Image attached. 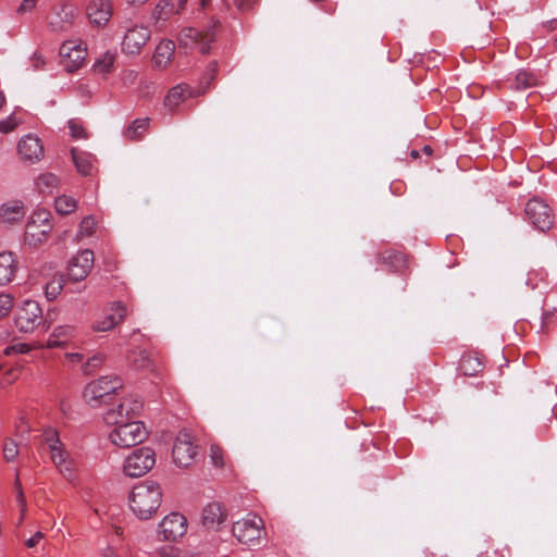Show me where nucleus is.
I'll return each instance as SVG.
<instances>
[{
	"instance_id": "nucleus-1",
	"label": "nucleus",
	"mask_w": 557,
	"mask_h": 557,
	"mask_svg": "<svg viewBox=\"0 0 557 557\" xmlns=\"http://www.w3.org/2000/svg\"><path fill=\"white\" fill-rule=\"evenodd\" d=\"M129 508L139 519H150L158 510L162 502L160 485L146 481L135 485L129 494Z\"/></svg>"
},
{
	"instance_id": "nucleus-2",
	"label": "nucleus",
	"mask_w": 557,
	"mask_h": 557,
	"mask_svg": "<svg viewBox=\"0 0 557 557\" xmlns=\"http://www.w3.org/2000/svg\"><path fill=\"white\" fill-rule=\"evenodd\" d=\"M232 533L240 544L256 547L267 537L265 523L260 516L249 512L233 523Z\"/></svg>"
},
{
	"instance_id": "nucleus-3",
	"label": "nucleus",
	"mask_w": 557,
	"mask_h": 557,
	"mask_svg": "<svg viewBox=\"0 0 557 557\" xmlns=\"http://www.w3.org/2000/svg\"><path fill=\"white\" fill-rule=\"evenodd\" d=\"M45 443L50 451V459L58 468L65 480L71 483L76 482V469L70 453L61 443L58 432L54 429H48L44 433Z\"/></svg>"
},
{
	"instance_id": "nucleus-4",
	"label": "nucleus",
	"mask_w": 557,
	"mask_h": 557,
	"mask_svg": "<svg viewBox=\"0 0 557 557\" xmlns=\"http://www.w3.org/2000/svg\"><path fill=\"white\" fill-rule=\"evenodd\" d=\"M147 437L148 431L145 424L138 420L114 426L109 434L111 443L120 448L136 446Z\"/></svg>"
},
{
	"instance_id": "nucleus-5",
	"label": "nucleus",
	"mask_w": 557,
	"mask_h": 557,
	"mask_svg": "<svg viewBox=\"0 0 557 557\" xmlns=\"http://www.w3.org/2000/svg\"><path fill=\"white\" fill-rule=\"evenodd\" d=\"M143 400L134 395L126 396L115 408L109 409L103 420L108 425L117 426L137 420L143 410Z\"/></svg>"
},
{
	"instance_id": "nucleus-6",
	"label": "nucleus",
	"mask_w": 557,
	"mask_h": 557,
	"mask_svg": "<svg viewBox=\"0 0 557 557\" xmlns=\"http://www.w3.org/2000/svg\"><path fill=\"white\" fill-rule=\"evenodd\" d=\"M53 226L49 220V212H35L28 220L24 234V243L37 248L48 240Z\"/></svg>"
},
{
	"instance_id": "nucleus-7",
	"label": "nucleus",
	"mask_w": 557,
	"mask_h": 557,
	"mask_svg": "<svg viewBox=\"0 0 557 557\" xmlns=\"http://www.w3.org/2000/svg\"><path fill=\"white\" fill-rule=\"evenodd\" d=\"M154 463V450L150 447H140L125 459L123 471L129 478H139L149 472Z\"/></svg>"
},
{
	"instance_id": "nucleus-8",
	"label": "nucleus",
	"mask_w": 557,
	"mask_h": 557,
	"mask_svg": "<svg viewBox=\"0 0 557 557\" xmlns=\"http://www.w3.org/2000/svg\"><path fill=\"white\" fill-rule=\"evenodd\" d=\"M214 40V33L209 29L207 32L199 30L194 27H185L178 35V47L187 51H199L208 53L210 45Z\"/></svg>"
},
{
	"instance_id": "nucleus-9",
	"label": "nucleus",
	"mask_w": 557,
	"mask_h": 557,
	"mask_svg": "<svg viewBox=\"0 0 557 557\" xmlns=\"http://www.w3.org/2000/svg\"><path fill=\"white\" fill-rule=\"evenodd\" d=\"M123 385L121 377L116 375H103L91 381L84 389L85 399L95 406L103 397L115 393Z\"/></svg>"
},
{
	"instance_id": "nucleus-10",
	"label": "nucleus",
	"mask_w": 557,
	"mask_h": 557,
	"mask_svg": "<svg viewBox=\"0 0 557 557\" xmlns=\"http://www.w3.org/2000/svg\"><path fill=\"white\" fill-rule=\"evenodd\" d=\"M525 215L529 222L537 230L548 231L554 223L550 207L539 198L530 199L525 206Z\"/></svg>"
},
{
	"instance_id": "nucleus-11",
	"label": "nucleus",
	"mask_w": 557,
	"mask_h": 557,
	"mask_svg": "<svg viewBox=\"0 0 557 557\" xmlns=\"http://www.w3.org/2000/svg\"><path fill=\"white\" fill-rule=\"evenodd\" d=\"M172 455L178 467L187 468L194 463L197 456V446L186 430L180 431L176 435Z\"/></svg>"
},
{
	"instance_id": "nucleus-12",
	"label": "nucleus",
	"mask_w": 557,
	"mask_h": 557,
	"mask_svg": "<svg viewBox=\"0 0 557 557\" xmlns=\"http://www.w3.org/2000/svg\"><path fill=\"white\" fill-rule=\"evenodd\" d=\"M42 321V310L35 300H25L16 310L15 325L23 333L33 332Z\"/></svg>"
},
{
	"instance_id": "nucleus-13",
	"label": "nucleus",
	"mask_w": 557,
	"mask_h": 557,
	"mask_svg": "<svg viewBox=\"0 0 557 557\" xmlns=\"http://www.w3.org/2000/svg\"><path fill=\"white\" fill-rule=\"evenodd\" d=\"M86 48L76 40L64 41L60 47V57L64 69L72 73L81 69L86 59Z\"/></svg>"
},
{
	"instance_id": "nucleus-14",
	"label": "nucleus",
	"mask_w": 557,
	"mask_h": 557,
	"mask_svg": "<svg viewBox=\"0 0 557 557\" xmlns=\"http://www.w3.org/2000/svg\"><path fill=\"white\" fill-rule=\"evenodd\" d=\"M187 532V519L180 512L166 515L159 523V534L164 541L174 542Z\"/></svg>"
},
{
	"instance_id": "nucleus-15",
	"label": "nucleus",
	"mask_w": 557,
	"mask_h": 557,
	"mask_svg": "<svg viewBox=\"0 0 557 557\" xmlns=\"http://www.w3.org/2000/svg\"><path fill=\"white\" fill-rule=\"evenodd\" d=\"M127 309L121 301L110 304L108 310L98 317L91 327L95 332H107L119 325L125 319Z\"/></svg>"
},
{
	"instance_id": "nucleus-16",
	"label": "nucleus",
	"mask_w": 557,
	"mask_h": 557,
	"mask_svg": "<svg viewBox=\"0 0 557 557\" xmlns=\"http://www.w3.org/2000/svg\"><path fill=\"white\" fill-rule=\"evenodd\" d=\"M149 38L150 30L147 26L128 27L122 41V51L126 54H138Z\"/></svg>"
},
{
	"instance_id": "nucleus-17",
	"label": "nucleus",
	"mask_w": 557,
	"mask_h": 557,
	"mask_svg": "<svg viewBox=\"0 0 557 557\" xmlns=\"http://www.w3.org/2000/svg\"><path fill=\"white\" fill-rule=\"evenodd\" d=\"M94 267V252L90 249H84L77 252L69 263V276L75 282L85 280Z\"/></svg>"
},
{
	"instance_id": "nucleus-18",
	"label": "nucleus",
	"mask_w": 557,
	"mask_h": 557,
	"mask_svg": "<svg viewBox=\"0 0 557 557\" xmlns=\"http://www.w3.org/2000/svg\"><path fill=\"white\" fill-rule=\"evenodd\" d=\"M201 94L202 91L200 89H194L187 84H178L169 90L164 99V106L170 111H174L178 108L180 104L184 103L190 98L198 97Z\"/></svg>"
},
{
	"instance_id": "nucleus-19",
	"label": "nucleus",
	"mask_w": 557,
	"mask_h": 557,
	"mask_svg": "<svg viewBox=\"0 0 557 557\" xmlns=\"http://www.w3.org/2000/svg\"><path fill=\"white\" fill-rule=\"evenodd\" d=\"M22 159L34 162L44 157V147L40 139L32 134L25 135L17 145Z\"/></svg>"
},
{
	"instance_id": "nucleus-20",
	"label": "nucleus",
	"mask_w": 557,
	"mask_h": 557,
	"mask_svg": "<svg viewBox=\"0 0 557 557\" xmlns=\"http://www.w3.org/2000/svg\"><path fill=\"white\" fill-rule=\"evenodd\" d=\"M86 12L90 23L103 26L112 15V4L109 0H92L87 5Z\"/></svg>"
},
{
	"instance_id": "nucleus-21",
	"label": "nucleus",
	"mask_w": 557,
	"mask_h": 557,
	"mask_svg": "<svg viewBox=\"0 0 557 557\" xmlns=\"http://www.w3.org/2000/svg\"><path fill=\"white\" fill-rule=\"evenodd\" d=\"M227 518V512L220 503L208 504L202 510V525L209 530H216Z\"/></svg>"
},
{
	"instance_id": "nucleus-22",
	"label": "nucleus",
	"mask_w": 557,
	"mask_h": 557,
	"mask_svg": "<svg viewBox=\"0 0 557 557\" xmlns=\"http://www.w3.org/2000/svg\"><path fill=\"white\" fill-rule=\"evenodd\" d=\"M18 269L17 256L12 251L0 252V285L11 283Z\"/></svg>"
},
{
	"instance_id": "nucleus-23",
	"label": "nucleus",
	"mask_w": 557,
	"mask_h": 557,
	"mask_svg": "<svg viewBox=\"0 0 557 557\" xmlns=\"http://www.w3.org/2000/svg\"><path fill=\"white\" fill-rule=\"evenodd\" d=\"M71 154L77 172L84 176L91 175L96 157L77 148H72Z\"/></svg>"
},
{
	"instance_id": "nucleus-24",
	"label": "nucleus",
	"mask_w": 557,
	"mask_h": 557,
	"mask_svg": "<svg viewBox=\"0 0 557 557\" xmlns=\"http://www.w3.org/2000/svg\"><path fill=\"white\" fill-rule=\"evenodd\" d=\"M376 259L379 263L384 264L391 272H399L407 267L405 255L395 250L380 252Z\"/></svg>"
},
{
	"instance_id": "nucleus-25",
	"label": "nucleus",
	"mask_w": 557,
	"mask_h": 557,
	"mask_svg": "<svg viewBox=\"0 0 557 557\" xmlns=\"http://www.w3.org/2000/svg\"><path fill=\"white\" fill-rule=\"evenodd\" d=\"M187 0H160L154 10L157 18L165 20L172 14L180 13Z\"/></svg>"
},
{
	"instance_id": "nucleus-26",
	"label": "nucleus",
	"mask_w": 557,
	"mask_h": 557,
	"mask_svg": "<svg viewBox=\"0 0 557 557\" xmlns=\"http://www.w3.org/2000/svg\"><path fill=\"white\" fill-rule=\"evenodd\" d=\"M509 88L513 90H523L537 85L536 76L527 70H520L512 79H508Z\"/></svg>"
},
{
	"instance_id": "nucleus-27",
	"label": "nucleus",
	"mask_w": 557,
	"mask_h": 557,
	"mask_svg": "<svg viewBox=\"0 0 557 557\" xmlns=\"http://www.w3.org/2000/svg\"><path fill=\"white\" fill-rule=\"evenodd\" d=\"M25 210L22 203H4L0 208V218L3 223L12 224L23 219Z\"/></svg>"
},
{
	"instance_id": "nucleus-28",
	"label": "nucleus",
	"mask_w": 557,
	"mask_h": 557,
	"mask_svg": "<svg viewBox=\"0 0 557 557\" xmlns=\"http://www.w3.org/2000/svg\"><path fill=\"white\" fill-rule=\"evenodd\" d=\"M175 51V45L172 40L161 41L154 51L153 60L158 66H166Z\"/></svg>"
},
{
	"instance_id": "nucleus-29",
	"label": "nucleus",
	"mask_w": 557,
	"mask_h": 557,
	"mask_svg": "<svg viewBox=\"0 0 557 557\" xmlns=\"http://www.w3.org/2000/svg\"><path fill=\"white\" fill-rule=\"evenodd\" d=\"M74 333L75 330L71 325H60L55 327L47 341V347H62Z\"/></svg>"
},
{
	"instance_id": "nucleus-30",
	"label": "nucleus",
	"mask_w": 557,
	"mask_h": 557,
	"mask_svg": "<svg viewBox=\"0 0 557 557\" xmlns=\"http://www.w3.org/2000/svg\"><path fill=\"white\" fill-rule=\"evenodd\" d=\"M128 366L137 371L149 370L152 368V360L146 350H133L127 356Z\"/></svg>"
},
{
	"instance_id": "nucleus-31",
	"label": "nucleus",
	"mask_w": 557,
	"mask_h": 557,
	"mask_svg": "<svg viewBox=\"0 0 557 557\" xmlns=\"http://www.w3.org/2000/svg\"><path fill=\"white\" fill-rule=\"evenodd\" d=\"M481 359L474 355H463L460 359L459 369L466 376H474L483 370Z\"/></svg>"
},
{
	"instance_id": "nucleus-32",
	"label": "nucleus",
	"mask_w": 557,
	"mask_h": 557,
	"mask_svg": "<svg viewBox=\"0 0 557 557\" xmlns=\"http://www.w3.org/2000/svg\"><path fill=\"white\" fill-rule=\"evenodd\" d=\"M36 187L41 194L51 195L60 187V178L53 173H42L36 180Z\"/></svg>"
},
{
	"instance_id": "nucleus-33",
	"label": "nucleus",
	"mask_w": 557,
	"mask_h": 557,
	"mask_svg": "<svg viewBox=\"0 0 557 557\" xmlns=\"http://www.w3.org/2000/svg\"><path fill=\"white\" fill-rule=\"evenodd\" d=\"M149 126V119H136L128 125L124 132V136L129 140H138Z\"/></svg>"
},
{
	"instance_id": "nucleus-34",
	"label": "nucleus",
	"mask_w": 557,
	"mask_h": 557,
	"mask_svg": "<svg viewBox=\"0 0 557 557\" xmlns=\"http://www.w3.org/2000/svg\"><path fill=\"white\" fill-rule=\"evenodd\" d=\"M64 277L62 274L53 275L46 284L45 294L49 300H54L64 287Z\"/></svg>"
},
{
	"instance_id": "nucleus-35",
	"label": "nucleus",
	"mask_w": 557,
	"mask_h": 557,
	"mask_svg": "<svg viewBox=\"0 0 557 557\" xmlns=\"http://www.w3.org/2000/svg\"><path fill=\"white\" fill-rule=\"evenodd\" d=\"M77 207L76 200L66 195H62L55 198L54 208L58 213L65 215L72 213Z\"/></svg>"
},
{
	"instance_id": "nucleus-36",
	"label": "nucleus",
	"mask_w": 557,
	"mask_h": 557,
	"mask_svg": "<svg viewBox=\"0 0 557 557\" xmlns=\"http://www.w3.org/2000/svg\"><path fill=\"white\" fill-rule=\"evenodd\" d=\"M114 62L115 53L107 51L95 62L94 69L98 73L107 74L112 70Z\"/></svg>"
},
{
	"instance_id": "nucleus-37",
	"label": "nucleus",
	"mask_w": 557,
	"mask_h": 557,
	"mask_svg": "<svg viewBox=\"0 0 557 557\" xmlns=\"http://www.w3.org/2000/svg\"><path fill=\"white\" fill-rule=\"evenodd\" d=\"M14 492H15L16 503H17V505L20 507V510H21V518H20V520H22L24 518V516H25L27 504H26V498H25V495H24V492H23V487H22V483H21V480H20L18 472L16 473L15 480H14Z\"/></svg>"
},
{
	"instance_id": "nucleus-38",
	"label": "nucleus",
	"mask_w": 557,
	"mask_h": 557,
	"mask_svg": "<svg viewBox=\"0 0 557 557\" xmlns=\"http://www.w3.org/2000/svg\"><path fill=\"white\" fill-rule=\"evenodd\" d=\"M104 358L103 354H96L90 357L83 366L84 373L87 375L94 373L103 363Z\"/></svg>"
},
{
	"instance_id": "nucleus-39",
	"label": "nucleus",
	"mask_w": 557,
	"mask_h": 557,
	"mask_svg": "<svg viewBox=\"0 0 557 557\" xmlns=\"http://www.w3.org/2000/svg\"><path fill=\"white\" fill-rule=\"evenodd\" d=\"M18 455V445L17 443L12 440L8 438L4 441L3 444V457L8 462H12L15 460V458Z\"/></svg>"
},
{
	"instance_id": "nucleus-40",
	"label": "nucleus",
	"mask_w": 557,
	"mask_h": 557,
	"mask_svg": "<svg viewBox=\"0 0 557 557\" xmlns=\"http://www.w3.org/2000/svg\"><path fill=\"white\" fill-rule=\"evenodd\" d=\"M21 122V119H18L15 113L10 114L5 119L0 120V133L8 134L14 131Z\"/></svg>"
},
{
	"instance_id": "nucleus-41",
	"label": "nucleus",
	"mask_w": 557,
	"mask_h": 557,
	"mask_svg": "<svg viewBox=\"0 0 557 557\" xmlns=\"http://www.w3.org/2000/svg\"><path fill=\"white\" fill-rule=\"evenodd\" d=\"M95 228H96V220L94 216L88 215L82 220V222L79 224L78 233L83 237L91 236L95 232Z\"/></svg>"
},
{
	"instance_id": "nucleus-42",
	"label": "nucleus",
	"mask_w": 557,
	"mask_h": 557,
	"mask_svg": "<svg viewBox=\"0 0 557 557\" xmlns=\"http://www.w3.org/2000/svg\"><path fill=\"white\" fill-rule=\"evenodd\" d=\"M14 305L13 297L9 294L0 295V318L7 317Z\"/></svg>"
},
{
	"instance_id": "nucleus-43",
	"label": "nucleus",
	"mask_w": 557,
	"mask_h": 557,
	"mask_svg": "<svg viewBox=\"0 0 557 557\" xmlns=\"http://www.w3.org/2000/svg\"><path fill=\"white\" fill-rule=\"evenodd\" d=\"M210 458L213 466L222 468L224 466V455L222 448L212 445L210 448Z\"/></svg>"
},
{
	"instance_id": "nucleus-44",
	"label": "nucleus",
	"mask_w": 557,
	"mask_h": 557,
	"mask_svg": "<svg viewBox=\"0 0 557 557\" xmlns=\"http://www.w3.org/2000/svg\"><path fill=\"white\" fill-rule=\"evenodd\" d=\"M32 350V346L25 343H17L8 346L4 349V355L10 356L14 354H28Z\"/></svg>"
},
{
	"instance_id": "nucleus-45",
	"label": "nucleus",
	"mask_w": 557,
	"mask_h": 557,
	"mask_svg": "<svg viewBox=\"0 0 557 557\" xmlns=\"http://www.w3.org/2000/svg\"><path fill=\"white\" fill-rule=\"evenodd\" d=\"M69 128L71 131V135L74 138H84L85 131L83 126L77 122V120L72 119L69 121Z\"/></svg>"
},
{
	"instance_id": "nucleus-46",
	"label": "nucleus",
	"mask_w": 557,
	"mask_h": 557,
	"mask_svg": "<svg viewBox=\"0 0 557 557\" xmlns=\"http://www.w3.org/2000/svg\"><path fill=\"white\" fill-rule=\"evenodd\" d=\"M158 553L161 557H178V550L173 546H163Z\"/></svg>"
},
{
	"instance_id": "nucleus-47",
	"label": "nucleus",
	"mask_w": 557,
	"mask_h": 557,
	"mask_svg": "<svg viewBox=\"0 0 557 557\" xmlns=\"http://www.w3.org/2000/svg\"><path fill=\"white\" fill-rule=\"evenodd\" d=\"M37 0H23L17 8V13H26L33 10L36 5Z\"/></svg>"
},
{
	"instance_id": "nucleus-48",
	"label": "nucleus",
	"mask_w": 557,
	"mask_h": 557,
	"mask_svg": "<svg viewBox=\"0 0 557 557\" xmlns=\"http://www.w3.org/2000/svg\"><path fill=\"white\" fill-rule=\"evenodd\" d=\"M44 539V533L37 531L34 533L28 540H26L25 544L27 547H35L41 540Z\"/></svg>"
},
{
	"instance_id": "nucleus-49",
	"label": "nucleus",
	"mask_w": 557,
	"mask_h": 557,
	"mask_svg": "<svg viewBox=\"0 0 557 557\" xmlns=\"http://www.w3.org/2000/svg\"><path fill=\"white\" fill-rule=\"evenodd\" d=\"M239 10L250 9L257 0H233Z\"/></svg>"
},
{
	"instance_id": "nucleus-50",
	"label": "nucleus",
	"mask_w": 557,
	"mask_h": 557,
	"mask_svg": "<svg viewBox=\"0 0 557 557\" xmlns=\"http://www.w3.org/2000/svg\"><path fill=\"white\" fill-rule=\"evenodd\" d=\"M553 317H554V313L552 311L543 312V314L541 317V330H544L545 327L548 326Z\"/></svg>"
},
{
	"instance_id": "nucleus-51",
	"label": "nucleus",
	"mask_w": 557,
	"mask_h": 557,
	"mask_svg": "<svg viewBox=\"0 0 557 557\" xmlns=\"http://www.w3.org/2000/svg\"><path fill=\"white\" fill-rule=\"evenodd\" d=\"M66 358H67L71 362H82V361H83V355L77 354V352L67 354V355H66Z\"/></svg>"
},
{
	"instance_id": "nucleus-52",
	"label": "nucleus",
	"mask_w": 557,
	"mask_h": 557,
	"mask_svg": "<svg viewBox=\"0 0 557 557\" xmlns=\"http://www.w3.org/2000/svg\"><path fill=\"white\" fill-rule=\"evenodd\" d=\"M102 557H116L112 548H106L102 553Z\"/></svg>"
},
{
	"instance_id": "nucleus-53",
	"label": "nucleus",
	"mask_w": 557,
	"mask_h": 557,
	"mask_svg": "<svg viewBox=\"0 0 557 557\" xmlns=\"http://www.w3.org/2000/svg\"><path fill=\"white\" fill-rule=\"evenodd\" d=\"M422 152L425 153L426 156H431L433 153V149L431 146L429 145H425L423 148H422Z\"/></svg>"
},
{
	"instance_id": "nucleus-54",
	"label": "nucleus",
	"mask_w": 557,
	"mask_h": 557,
	"mask_svg": "<svg viewBox=\"0 0 557 557\" xmlns=\"http://www.w3.org/2000/svg\"><path fill=\"white\" fill-rule=\"evenodd\" d=\"M148 0H127L128 3L131 4H144L145 2H147Z\"/></svg>"
},
{
	"instance_id": "nucleus-55",
	"label": "nucleus",
	"mask_w": 557,
	"mask_h": 557,
	"mask_svg": "<svg viewBox=\"0 0 557 557\" xmlns=\"http://www.w3.org/2000/svg\"><path fill=\"white\" fill-rule=\"evenodd\" d=\"M5 103V96L2 91H0V109L4 106Z\"/></svg>"
},
{
	"instance_id": "nucleus-56",
	"label": "nucleus",
	"mask_w": 557,
	"mask_h": 557,
	"mask_svg": "<svg viewBox=\"0 0 557 557\" xmlns=\"http://www.w3.org/2000/svg\"><path fill=\"white\" fill-rule=\"evenodd\" d=\"M410 156H411V158L417 159L420 156V151L413 149L410 151Z\"/></svg>"
},
{
	"instance_id": "nucleus-57",
	"label": "nucleus",
	"mask_w": 557,
	"mask_h": 557,
	"mask_svg": "<svg viewBox=\"0 0 557 557\" xmlns=\"http://www.w3.org/2000/svg\"><path fill=\"white\" fill-rule=\"evenodd\" d=\"M209 1L210 0H200L202 7H206L209 3Z\"/></svg>"
},
{
	"instance_id": "nucleus-58",
	"label": "nucleus",
	"mask_w": 557,
	"mask_h": 557,
	"mask_svg": "<svg viewBox=\"0 0 557 557\" xmlns=\"http://www.w3.org/2000/svg\"><path fill=\"white\" fill-rule=\"evenodd\" d=\"M211 67H212V69H211V70H212V73H214V72L216 71V63L211 64Z\"/></svg>"
},
{
	"instance_id": "nucleus-59",
	"label": "nucleus",
	"mask_w": 557,
	"mask_h": 557,
	"mask_svg": "<svg viewBox=\"0 0 557 557\" xmlns=\"http://www.w3.org/2000/svg\"><path fill=\"white\" fill-rule=\"evenodd\" d=\"M479 554H483L482 547L478 548Z\"/></svg>"
}]
</instances>
